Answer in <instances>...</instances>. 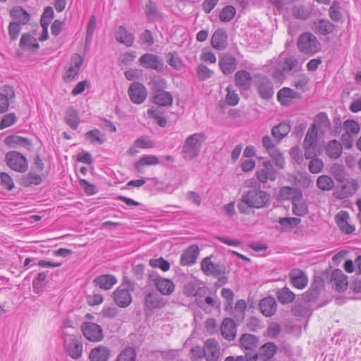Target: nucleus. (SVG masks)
<instances>
[{"label":"nucleus","instance_id":"obj_63","mask_svg":"<svg viewBox=\"0 0 361 361\" xmlns=\"http://www.w3.org/2000/svg\"><path fill=\"white\" fill-rule=\"evenodd\" d=\"M197 74L201 80H205L210 78L213 75V71L204 64H200L197 68Z\"/></svg>","mask_w":361,"mask_h":361},{"label":"nucleus","instance_id":"obj_60","mask_svg":"<svg viewBox=\"0 0 361 361\" xmlns=\"http://www.w3.org/2000/svg\"><path fill=\"white\" fill-rule=\"evenodd\" d=\"M226 90L227 92L226 97V103L230 106L237 105L240 99L238 94L233 90L231 86H228Z\"/></svg>","mask_w":361,"mask_h":361},{"label":"nucleus","instance_id":"obj_39","mask_svg":"<svg viewBox=\"0 0 361 361\" xmlns=\"http://www.w3.org/2000/svg\"><path fill=\"white\" fill-rule=\"evenodd\" d=\"M11 16L20 25H25L30 20V14L22 7H15L10 11Z\"/></svg>","mask_w":361,"mask_h":361},{"label":"nucleus","instance_id":"obj_47","mask_svg":"<svg viewBox=\"0 0 361 361\" xmlns=\"http://www.w3.org/2000/svg\"><path fill=\"white\" fill-rule=\"evenodd\" d=\"M303 146H317V131L315 129V124L313 123L306 133Z\"/></svg>","mask_w":361,"mask_h":361},{"label":"nucleus","instance_id":"obj_35","mask_svg":"<svg viewBox=\"0 0 361 361\" xmlns=\"http://www.w3.org/2000/svg\"><path fill=\"white\" fill-rule=\"evenodd\" d=\"M65 121L71 128L76 130L80 123V117L78 111L73 107L69 106L66 111Z\"/></svg>","mask_w":361,"mask_h":361},{"label":"nucleus","instance_id":"obj_34","mask_svg":"<svg viewBox=\"0 0 361 361\" xmlns=\"http://www.w3.org/2000/svg\"><path fill=\"white\" fill-rule=\"evenodd\" d=\"M173 96L169 92H160L152 95V101L159 106H171L173 104Z\"/></svg>","mask_w":361,"mask_h":361},{"label":"nucleus","instance_id":"obj_56","mask_svg":"<svg viewBox=\"0 0 361 361\" xmlns=\"http://www.w3.org/2000/svg\"><path fill=\"white\" fill-rule=\"evenodd\" d=\"M279 223L284 228L291 229L301 223V219L296 217L280 218Z\"/></svg>","mask_w":361,"mask_h":361},{"label":"nucleus","instance_id":"obj_33","mask_svg":"<svg viewBox=\"0 0 361 361\" xmlns=\"http://www.w3.org/2000/svg\"><path fill=\"white\" fill-rule=\"evenodd\" d=\"M6 145L9 147H18L19 146L27 147L31 145V141L26 137L18 135H8L5 140Z\"/></svg>","mask_w":361,"mask_h":361},{"label":"nucleus","instance_id":"obj_43","mask_svg":"<svg viewBox=\"0 0 361 361\" xmlns=\"http://www.w3.org/2000/svg\"><path fill=\"white\" fill-rule=\"evenodd\" d=\"M334 29L335 25L326 19L319 20L315 25V32L322 35H327L332 33Z\"/></svg>","mask_w":361,"mask_h":361},{"label":"nucleus","instance_id":"obj_27","mask_svg":"<svg viewBox=\"0 0 361 361\" xmlns=\"http://www.w3.org/2000/svg\"><path fill=\"white\" fill-rule=\"evenodd\" d=\"M336 221L339 228L345 233L350 234L355 231V226L348 222L349 214L346 211L339 212L335 216Z\"/></svg>","mask_w":361,"mask_h":361},{"label":"nucleus","instance_id":"obj_57","mask_svg":"<svg viewBox=\"0 0 361 361\" xmlns=\"http://www.w3.org/2000/svg\"><path fill=\"white\" fill-rule=\"evenodd\" d=\"M23 182L25 186L38 185L42 183V178L39 175L29 173L23 178Z\"/></svg>","mask_w":361,"mask_h":361},{"label":"nucleus","instance_id":"obj_19","mask_svg":"<svg viewBox=\"0 0 361 361\" xmlns=\"http://www.w3.org/2000/svg\"><path fill=\"white\" fill-rule=\"evenodd\" d=\"M200 250L197 245L189 246L181 255L180 264L182 266H190L196 262Z\"/></svg>","mask_w":361,"mask_h":361},{"label":"nucleus","instance_id":"obj_45","mask_svg":"<svg viewBox=\"0 0 361 361\" xmlns=\"http://www.w3.org/2000/svg\"><path fill=\"white\" fill-rule=\"evenodd\" d=\"M334 182L329 176L322 175L317 178V186L322 190H331L334 188Z\"/></svg>","mask_w":361,"mask_h":361},{"label":"nucleus","instance_id":"obj_21","mask_svg":"<svg viewBox=\"0 0 361 361\" xmlns=\"http://www.w3.org/2000/svg\"><path fill=\"white\" fill-rule=\"evenodd\" d=\"M236 59L229 54L223 55L219 58V65L224 75L232 73L237 67Z\"/></svg>","mask_w":361,"mask_h":361},{"label":"nucleus","instance_id":"obj_48","mask_svg":"<svg viewBox=\"0 0 361 361\" xmlns=\"http://www.w3.org/2000/svg\"><path fill=\"white\" fill-rule=\"evenodd\" d=\"M137 353L133 347L124 348L117 356L115 361H135Z\"/></svg>","mask_w":361,"mask_h":361},{"label":"nucleus","instance_id":"obj_20","mask_svg":"<svg viewBox=\"0 0 361 361\" xmlns=\"http://www.w3.org/2000/svg\"><path fill=\"white\" fill-rule=\"evenodd\" d=\"M152 274L149 275L150 280L154 281L157 289L161 294L169 295L173 292L174 284L171 280L161 276H157L152 279Z\"/></svg>","mask_w":361,"mask_h":361},{"label":"nucleus","instance_id":"obj_46","mask_svg":"<svg viewBox=\"0 0 361 361\" xmlns=\"http://www.w3.org/2000/svg\"><path fill=\"white\" fill-rule=\"evenodd\" d=\"M331 173L335 180L338 183H343L346 178V171L341 164H334L331 167Z\"/></svg>","mask_w":361,"mask_h":361},{"label":"nucleus","instance_id":"obj_53","mask_svg":"<svg viewBox=\"0 0 361 361\" xmlns=\"http://www.w3.org/2000/svg\"><path fill=\"white\" fill-rule=\"evenodd\" d=\"M298 63V59L293 56H290L288 57H286L283 61L281 60L279 62L280 66H281L282 69L283 71H285L286 73L294 70V68L297 66Z\"/></svg>","mask_w":361,"mask_h":361},{"label":"nucleus","instance_id":"obj_7","mask_svg":"<svg viewBox=\"0 0 361 361\" xmlns=\"http://www.w3.org/2000/svg\"><path fill=\"white\" fill-rule=\"evenodd\" d=\"M334 188L333 196L337 200H344L353 196L358 190V182L354 178H347Z\"/></svg>","mask_w":361,"mask_h":361},{"label":"nucleus","instance_id":"obj_28","mask_svg":"<svg viewBox=\"0 0 361 361\" xmlns=\"http://www.w3.org/2000/svg\"><path fill=\"white\" fill-rule=\"evenodd\" d=\"M259 307L263 315L271 317L276 312L277 304L275 299L269 296L262 299L259 303Z\"/></svg>","mask_w":361,"mask_h":361},{"label":"nucleus","instance_id":"obj_22","mask_svg":"<svg viewBox=\"0 0 361 361\" xmlns=\"http://www.w3.org/2000/svg\"><path fill=\"white\" fill-rule=\"evenodd\" d=\"M301 94L289 87H283L277 93V99L281 105L287 106L291 104L292 99H300Z\"/></svg>","mask_w":361,"mask_h":361},{"label":"nucleus","instance_id":"obj_61","mask_svg":"<svg viewBox=\"0 0 361 361\" xmlns=\"http://www.w3.org/2000/svg\"><path fill=\"white\" fill-rule=\"evenodd\" d=\"M152 95L160 92H166L164 89L166 88V81L164 79L159 78L153 80L151 82Z\"/></svg>","mask_w":361,"mask_h":361},{"label":"nucleus","instance_id":"obj_44","mask_svg":"<svg viewBox=\"0 0 361 361\" xmlns=\"http://www.w3.org/2000/svg\"><path fill=\"white\" fill-rule=\"evenodd\" d=\"M20 47L21 49H28L30 50H36L39 48V44L37 39L29 33L23 34L20 40Z\"/></svg>","mask_w":361,"mask_h":361},{"label":"nucleus","instance_id":"obj_40","mask_svg":"<svg viewBox=\"0 0 361 361\" xmlns=\"http://www.w3.org/2000/svg\"><path fill=\"white\" fill-rule=\"evenodd\" d=\"M159 158L155 155H145L135 164V169L140 173L143 171L145 166H152L159 164Z\"/></svg>","mask_w":361,"mask_h":361},{"label":"nucleus","instance_id":"obj_23","mask_svg":"<svg viewBox=\"0 0 361 361\" xmlns=\"http://www.w3.org/2000/svg\"><path fill=\"white\" fill-rule=\"evenodd\" d=\"M165 306V301L157 293L152 292L145 295V307L148 310L160 309Z\"/></svg>","mask_w":361,"mask_h":361},{"label":"nucleus","instance_id":"obj_59","mask_svg":"<svg viewBox=\"0 0 361 361\" xmlns=\"http://www.w3.org/2000/svg\"><path fill=\"white\" fill-rule=\"evenodd\" d=\"M343 128L345 133L357 135L360 132V126L355 121L349 119L344 121Z\"/></svg>","mask_w":361,"mask_h":361},{"label":"nucleus","instance_id":"obj_54","mask_svg":"<svg viewBox=\"0 0 361 361\" xmlns=\"http://www.w3.org/2000/svg\"><path fill=\"white\" fill-rule=\"evenodd\" d=\"M247 307V303L244 300H239L235 305V318L238 322H240L244 319L245 311Z\"/></svg>","mask_w":361,"mask_h":361},{"label":"nucleus","instance_id":"obj_17","mask_svg":"<svg viewBox=\"0 0 361 361\" xmlns=\"http://www.w3.org/2000/svg\"><path fill=\"white\" fill-rule=\"evenodd\" d=\"M289 279L293 287L303 289L308 283V278L304 271L300 269H293L289 273Z\"/></svg>","mask_w":361,"mask_h":361},{"label":"nucleus","instance_id":"obj_4","mask_svg":"<svg viewBox=\"0 0 361 361\" xmlns=\"http://www.w3.org/2000/svg\"><path fill=\"white\" fill-rule=\"evenodd\" d=\"M297 46L300 52L307 55H313L321 49L319 41L310 32H303L299 36Z\"/></svg>","mask_w":361,"mask_h":361},{"label":"nucleus","instance_id":"obj_9","mask_svg":"<svg viewBox=\"0 0 361 361\" xmlns=\"http://www.w3.org/2000/svg\"><path fill=\"white\" fill-rule=\"evenodd\" d=\"M127 288H118L113 293V298L116 305L121 307H126L132 302V296L129 292V289L133 290L134 283L130 281H125Z\"/></svg>","mask_w":361,"mask_h":361},{"label":"nucleus","instance_id":"obj_10","mask_svg":"<svg viewBox=\"0 0 361 361\" xmlns=\"http://www.w3.org/2000/svg\"><path fill=\"white\" fill-rule=\"evenodd\" d=\"M82 63L83 59L80 54H73L68 63V67L62 75L63 80L65 82H71L74 80L78 75Z\"/></svg>","mask_w":361,"mask_h":361},{"label":"nucleus","instance_id":"obj_52","mask_svg":"<svg viewBox=\"0 0 361 361\" xmlns=\"http://www.w3.org/2000/svg\"><path fill=\"white\" fill-rule=\"evenodd\" d=\"M236 13V10L233 6H225L219 13V19L222 22L231 21Z\"/></svg>","mask_w":361,"mask_h":361},{"label":"nucleus","instance_id":"obj_1","mask_svg":"<svg viewBox=\"0 0 361 361\" xmlns=\"http://www.w3.org/2000/svg\"><path fill=\"white\" fill-rule=\"evenodd\" d=\"M206 140L207 135L203 132L194 133L187 137L181 149L183 158L186 161H190L197 157Z\"/></svg>","mask_w":361,"mask_h":361},{"label":"nucleus","instance_id":"obj_14","mask_svg":"<svg viewBox=\"0 0 361 361\" xmlns=\"http://www.w3.org/2000/svg\"><path fill=\"white\" fill-rule=\"evenodd\" d=\"M207 361H217L221 355L220 346L214 338L207 339L203 347Z\"/></svg>","mask_w":361,"mask_h":361},{"label":"nucleus","instance_id":"obj_38","mask_svg":"<svg viewBox=\"0 0 361 361\" xmlns=\"http://www.w3.org/2000/svg\"><path fill=\"white\" fill-rule=\"evenodd\" d=\"M342 152L343 147L341 144L336 140H331L326 148V155L332 159H337L339 158Z\"/></svg>","mask_w":361,"mask_h":361},{"label":"nucleus","instance_id":"obj_64","mask_svg":"<svg viewBox=\"0 0 361 361\" xmlns=\"http://www.w3.org/2000/svg\"><path fill=\"white\" fill-rule=\"evenodd\" d=\"M324 168V162L319 158L312 159L309 163L308 169L312 173H318Z\"/></svg>","mask_w":361,"mask_h":361},{"label":"nucleus","instance_id":"obj_50","mask_svg":"<svg viewBox=\"0 0 361 361\" xmlns=\"http://www.w3.org/2000/svg\"><path fill=\"white\" fill-rule=\"evenodd\" d=\"M269 156L274 161L275 166L279 169H283L285 168V159L282 152L278 149H275L273 151L268 152Z\"/></svg>","mask_w":361,"mask_h":361},{"label":"nucleus","instance_id":"obj_55","mask_svg":"<svg viewBox=\"0 0 361 361\" xmlns=\"http://www.w3.org/2000/svg\"><path fill=\"white\" fill-rule=\"evenodd\" d=\"M329 16L334 21L338 22L341 18L340 3L338 1H334L329 9Z\"/></svg>","mask_w":361,"mask_h":361},{"label":"nucleus","instance_id":"obj_13","mask_svg":"<svg viewBox=\"0 0 361 361\" xmlns=\"http://www.w3.org/2000/svg\"><path fill=\"white\" fill-rule=\"evenodd\" d=\"M140 65L145 68H150L157 71L164 69L163 61L153 54H145L139 59Z\"/></svg>","mask_w":361,"mask_h":361},{"label":"nucleus","instance_id":"obj_51","mask_svg":"<svg viewBox=\"0 0 361 361\" xmlns=\"http://www.w3.org/2000/svg\"><path fill=\"white\" fill-rule=\"evenodd\" d=\"M147 114L149 117L154 119L157 125L164 128L167 124V120L161 116V112L158 109H149L147 110Z\"/></svg>","mask_w":361,"mask_h":361},{"label":"nucleus","instance_id":"obj_8","mask_svg":"<svg viewBox=\"0 0 361 361\" xmlns=\"http://www.w3.org/2000/svg\"><path fill=\"white\" fill-rule=\"evenodd\" d=\"M200 268L203 273L208 276L219 277L226 274V267L222 263H214L211 261V257L204 258L200 262Z\"/></svg>","mask_w":361,"mask_h":361},{"label":"nucleus","instance_id":"obj_37","mask_svg":"<svg viewBox=\"0 0 361 361\" xmlns=\"http://www.w3.org/2000/svg\"><path fill=\"white\" fill-rule=\"evenodd\" d=\"M298 192L299 194L302 192V190L298 188L283 186L280 188L278 195L281 200H291L292 202Z\"/></svg>","mask_w":361,"mask_h":361},{"label":"nucleus","instance_id":"obj_41","mask_svg":"<svg viewBox=\"0 0 361 361\" xmlns=\"http://www.w3.org/2000/svg\"><path fill=\"white\" fill-rule=\"evenodd\" d=\"M290 130V126L287 123H281L271 129L272 136L279 142Z\"/></svg>","mask_w":361,"mask_h":361},{"label":"nucleus","instance_id":"obj_3","mask_svg":"<svg viewBox=\"0 0 361 361\" xmlns=\"http://www.w3.org/2000/svg\"><path fill=\"white\" fill-rule=\"evenodd\" d=\"M269 194L264 190L257 189H251L245 192L241 197V200L248 207L257 209L266 207L269 204Z\"/></svg>","mask_w":361,"mask_h":361},{"label":"nucleus","instance_id":"obj_26","mask_svg":"<svg viewBox=\"0 0 361 361\" xmlns=\"http://www.w3.org/2000/svg\"><path fill=\"white\" fill-rule=\"evenodd\" d=\"M292 203V212L298 216H305L309 210L306 201L303 199L302 192L295 197Z\"/></svg>","mask_w":361,"mask_h":361},{"label":"nucleus","instance_id":"obj_32","mask_svg":"<svg viewBox=\"0 0 361 361\" xmlns=\"http://www.w3.org/2000/svg\"><path fill=\"white\" fill-rule=\"evenodd\" d=\"M115 38L117 42L125 44L126 47H130L133 44L134 35L133 33L128 32L122 25L118 27V29L115 34Z\"/></svg>","mask_w":361,"mask_h":361},{"label":"nucleus","instance_id":"obj_11","mask_svg":"<svg viewBox=\"0 0 361 361\" xmlns=\"http://www.w3.org/2000/svg\"><path fill=\"white\" fill-rule=\"evenodd\" d=\"M128 93L130 101L136 104L143 103L147 95L146 87L138 82L130 84Z\"/></svg>","mask_w":361,"mask_h":361},{"label":"nucleus","instance_id":"obj_30","mask_svg":"<svg viewBox=\"0 0 361 361\" xmlns=\"http://www.w3.org/2000/svg\"><path fill=\"white\" fill-rule=\"evenodd\" d=\"M212 47L218 50H222L227 46V35L223 29H217L211 39Z\"/></svg>","mask_w":361,"mask_h":361},{"label":"nucleus","instance_id":"obj_15","mask_svg":"<svg viewBox=\"0 0 361 361\" xmlns=\"http://www.w3.org/2000/svg\"><path fill=\"white\" fill-rule=\"evenodd\" d=\"M256 176L259 182L266 183L268 180L274 181L276 178V171L271 161H264L263 167L259 169Z\"/></svg>","mask_w":361,"mask_h":361},{"label":"nucleus","instance_id":"obj_49","mask_svg":"<svg viewBox=\"0 0 361 361\" xmlns=\"http://www.w3.org/2000/svg\"><path fill=\"white\" fill-rule=\"evenodd\" d=\"M145 12L150 20H158L161 18V14L157 9V4L150 0L146 4Z\"/></svg>","mask_w":361,"mask_h":361},{"label":"nucleus","instance_id":"obj_29","mask_svg":"<svg viewBox=\"0 0 361 361\" xmlns=\"http://www.w3.org/2000/svg\"><path fill=\"white\" fill-rule=\"evenodd\" d=\"M278 347L273 342H267L262 345L257 353L258 359L263 361L271 360L276 353Z\"/></svg>","mask_w":361,"mask_h":361},{"label":"nucleus","instance_id":"obj_36","mask_svg":"<svg viewBox=\"0 0 361 361\" xmlns=\"http://www.w3.org/2000/svg\"><path fill=\"white\" fill-rule=\"evenodd\" d=\"M117 280L116 277L111 274H104L96 277L93 282L94 284L99 288L109 290L116 283Z\"/></svg>","mask_w":361,"mask_h":361},{"label":"nucleus","instance_id":"obj_24","mask_svg":"<svg viewBox=\"0 0 361 361\" xmlns=\"http://www.w3.org/2000/svg\"><path fill=\"white\" fill-rule=\"evenodd\" d=\"M251 74L245 70H240L235 73V82L243 90H248L252 85Z\"/></svg>","mask_w":361,"mask_h":361},{"label":"nucleus","instance_id":"obj_6","mask_svg":"<svg viewBox=\"0 0 361 361\" xmlns=\"http://www.w3.org/2000/svg\"><path fill=\"white\" fill-rule=\"evenodd\" d=\"M5 161L11 169L16 172L24 173L28 168L26 157L16 151L8 152L5 155Z\"/></svg>","mask_w":361,"mask_h":361},{"label":"nucleus","instance_id":"obj_18","mask_svg":"<svg viewBox=\"0 0 361 361\" xmlns=\"http://www.w3.org/2000/svg\"><path fill=\"white\" fill-rule=\"evenodd\" d=\"M257 90L259 96L264 99H269L273 97V84L266 76H262L259 78L257 81Z\"/></svg>","mask_w":361,"mask_h":361},{"label":"nucleus","instance_id":"obj_31","mask_svg":"<svg viewBox=\"0 0 361 361\" xmlns=\"http://www.w3.org/2000/svg\"><path fill=\"white\" fill-rule=\"evenodd\" d=\"M109 356V349L107 347L99 345L90 351L89 359L90 361H107Z\"/></svg>","mask_w":361,"mask_h":361},{"label":"nucleus","instance_id":"obj_42","mask_svg":"<svg viewBox=\"0 0 361 361\" xmlns=\"http://www.w3.org/2000/svg\"><path fill=\"white\" fill-rule=\"evenodd\" d=\"M278 301L283 305L291 303L295 298V295L288 288L283 287L276 291Z\"/></svg>","mask_w":361,"mask_h":361},{"label":"nucleus","instance_id":"obj_5","mask_svg":"<svg viewBox=\"0 0 361 361\" xmlns=\"http://www.w3.org/2000/svg\"><path fill=\"white\" fill-rule=\"evenodd\" d=\"M65 349L68 355L73 359L77 360L82 356V342L81 337L78 335L69 334L63 332Z\"/></svg>","mask_w":361,"mask_h":361},{"label":"nucleus","instance_id":"obj_12","mask_svg":"<svg viewBox=\"0 0 361 361\" xmlns=\"http://www.w3.org/2000/svg\"><path fill=\"white\" fill-rule=\"evenodd\" d=\"M84 336L90 341L97 342L103 339V331L101 326L95 323L85 322L82 325Z\"/></svg>","mask_w":361,"mask_h":361},{"label":"nucleus","instance_id":"obj_62","mask_svg":"<svg viewBox=\"0 0 361 361\" xmlns=\"http://www.w3.org/2000/svg\"><path fill=\"white\" fill-rule=\"evenodd\" d=\"M310 307L307 304H296L292 308V312L297 317H305L308 314Z\"/></svg>","mask_w":361,"mask_h":361},{"label":"nucleus","instance_id":"obj_16","mask_svg":"<svg viewBox=\"0 0 361 361\" xmlns=\"http://www.w3.org/2000/svg\"><path fill=\"white\" fill-rule=\"evenodd\" d=\"M330 282L332 287L338 292H343L348 288L347 276L338 269L334 270L331 273Z\"/></svg>","mask_w":361,"mask_h":361},{"label":"nucleus","instance_id":"obj_2","mask_svg":"<svg viewBox=\"0 0 361 361\" xmlns=\"http://www.w3.org/2000/svg\"><path fill=\"white\" fill-rule=\"evenodd\" d=\"M259 345V338L252 334H243L238 339V346L247 357V361H257L258 355L256 350Z\"/></svg>","mask_w":361,"mask_h":361},{"label":"nucleus","instance_id":"obj_58","mask_svg":"<svg viewBox=\"0 0 361 361\" xmlns=\"http://www.w3.org/2000/svg\"><path fill=\"white\" fill-rule=\"evenodd\" d=\"M149 264L152 267H158L164 271H169L171 267L170 263L161 257L158 259H151Z\"/></svg>","mask_w":361,"mask_h":361},{"label":"nucleus","instance_id":"obj_25","mask_svg":"<svg viewBox=\"0 0 361 361\" xmlns=\"http://www.w3.org/2000/svg\"><path fill=\"white\" fill-rule=\"evenodd\" d=\"M236 326L234 321L230 318L224 319L221 326L222 336L227 341H233L236 336Z\"/></svg>","mask_w":361,"mask_h":361}]
</instances>
